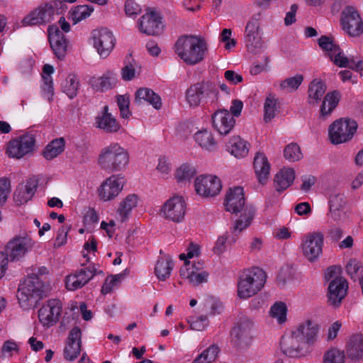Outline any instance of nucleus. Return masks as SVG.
Masks as SVG:
<instances>
[{"label":"nucleus","instance_id":"1","mask_svg":"<svg viewBox=\"0 0 363 363\" xmlns=\"http://www.w3.org/2000/svg\"><path fill=\"white\" fill-rule=\"evenodd\" d=\"M175 52L188 65H194L203 60L208 50L206 41L195 35H184L174 45Z\"/></svg>","mask_w":363,"mask_h":363},{"label":"nucleus","instance_id":"2","mask_svg":"<svg viewBox=\"0 0 363 363\" xmlns=\"http://www.w3.org/2000/svg\"><path fill=\"white\" fill-rule=\"evenodd\" d=\"M46 286L38 274L29 275L18 286L17 298L21 308H34L46 296Z\"/></svg>","mask_w":363,"mask_h":363},{"label":"nucleus","instance_id":"3","mask_svg":"<svg viewBox=\"0 0 363 363\" xmlns=\"http://www.w3.org/2000/svg\"><path fill=\"white\" fill-rule=\"evenodd\" d=\"M98 161L101 169L106 171H121L128 165L129 155L118 143H113L101 150Z\"/></svg>","mask_w":363,"mask_h":363},{"label":"nucleus","instance_id":"4","mask_svg":"<svg viewBox=\"0 0 363 363\" xmlns=\"http://www.w3.org/2000/svg\"><path fill=\"white\" fill-rule=\"evenodd\" d=\"M266 277L265 272L258 267L245 271L238 282V296L243 299L253 296L264 286Z\"/></svg>","mask_w":363,"mask_h":363},{"label":"nucleus","instance_id":"5","mask_svg":"<svg viewBox=\"0 0 363 363\" xmlns=\"http://www.w3.org/2000/svg\"><path fill=\"white\" fill-rule=\"evenodd\" d=\"M357 129V123L350 118H340L329 127L328 133L333 144H340L350 140Z\"/></svg>","mask_w":363,"mask_h":363},{"label":"nucleus","instance_id":"6","mask_svg":"<svg viewBox=\"0 0 363 363\" xmlns=\"http://www.w3.org/2000/svg\"><path fill=\"white\" fill-rule=\"evenodd\" d=\"M253 323L247 318H241L230 332L231 343L239 350L248 348L252 342Z\"/></svg>","mask_w":363,"mask_h":363},{"label":"nucleus","instance_id":"7","mask_svg":"<svg viewBox=\"0 0 363 363\" xmlns=\"http://www.w3.org/2000/svg\"><path fill=\"white\" fill-rule=\"evenodd\" d=\"M218 90L216 84L211 81H205L197 82L191 85L186 91V99L190 106H198L203 96H213V101H217L218 99Z\"/></svg>","mask_w":363,"mask_h":363},{"label":"nucleus","instance_id":"8","mask_svg":"<svg viewBox=\"0 0 363 363\" xmlns=\"http://www.w3.org/2000/svg\"><path fill=\"white\" fill-rule=\"evenodd\" d=\"M35 144L33 135L23 134L9 142L6 153L9 157L21 159L34 150Z\"/></svg>","mask_w":363,"mask_h":363},{"label":"nucleus","instance_id":"9","mask_svg":"<svg viewBox=\"0 0 363 363\" xmlns=\"http://www.w3.org/2000/svg\"><path fill=\"white\" fill-rule=\"evenodd\" d=\"M280 347L281 352L289 357H301L311 350L293 331L282 336Z\"/></svg>","mask_w":363,"mask_h":363},{"label":"nucleus","instance_id":"10","mask_svg":"<svg viewBox=\"0 0 363 363\" xmlns=\"http://www.w3.org/2000/svg\"><path fill=\"white\" fill-rule=\"evenodd\" d=\"M262 15L260 13H255L247 22L245 27V42L250 52L256 54L262 47V42L259 35V21Z\"/></svg>","mask_w":363,"mask_h":363},{"label":"nucleus","instance_id":"11","mask_svg":"<svg viewBox=\"0 0 363 363\" xmlns=\"http://www.w3.org/2000/svg\"><path fill=\"white\" fill-rule=\"evenodd\" d=\"M341 22L343 29L351 36H359L363 33V21L357 10L347 6L342 11Z\"/></svg>","mask_w":363,"mask_h":363},{"label":"nucleus","instance_id":"12","mask_svg":"<svg viewBox=\"0 0 363 363\" xmlns=\"http://www.w3.org/2000/svg\"><path fill=\"white\" fill-rule=\"evenodd\" d=\"M62 311V301L59 299H50L39 309V320L43 326L49 328L59 321Z\"/></svg>","mask_w":363,"mask_h":363},{"label":"nucleus","instance_id":"13","mask_svg":"<svg viewBox=\"0 0 363 363\" xmlns=\"http://www.w3.org/2000/svg\"><path fill=\"white\" fill-rule=\"evenodd\" d=\"M97 273L103 274V272H97L95 265L90 264L89 266L77 270L74 274L68 275L65 281L66 288L69 291L81 289Z\"/></svg>","mask_w":363,"mask_h":363},{"label":"nucleus","instance_id":"14","mask_svg":"<svg viewBox=\"0 0 363 363\" xmlns=\"http://www.w3.org/2000/svg\"><path fill=\"white\" fill-rule=\"evenodd\" d=\"M94 46L99 55L106 58L114 48L116 39L111 31L106 28L94 30L92 32Z\"/></svg>","mask_w":363,"mask_h":363},{"label":"nucleus","instance_id":"15","mask_svg":"<svg viewBox=\"0 0 363 363\" xmlns=\"http://www.w3.org/2000/svg\"><path fill=\"white\" fill-rule=\"evenodd\" d=\"M196 193L203 197H213L222 189L221 181L216 176H199L194 182Z\"/></svg>","mask_w":363,"mask_h":363},{"label":"nucleus","instance_id":"16","mask_svg":"<svg viewBox=\"0 0 363 363\" xmlns=\"http://www.w3.org/2000/svg\"><path fill=\"white\" fill-rule=\"evenodd\" d=\"M34 244L35 242L27 235L16 236L8 242L5 255L12 261L18 260L33 248Z\"/></svg>","mask_w":363,"mask_h":363},{"label":"nucleus","instance_id":"17","mask_svg":"<svg viewBox=\"0 0 363 363\" xmlns=\"http://www.w3.org/2000/svg\"><path fill=\"white\" fill-rule=\"evenodd\" d=\"M347 289L348 283L346 279L342 277H337L333 279L328 288V305L334 308L340 307L347 294Z\"/></svg>","mask_w":363,"mask_h":363},{"label":"nucleus","instance_id":"18","mask_svg":"<svg viewBox=\"0 0 363 363\" xmlns=\"http://www.w3.org/2000/svg\"><path fill=\"white\" fill-rule=\"evenodd\" d=\"M185 213V201L182 196H174L168 199L161 209L162 216L174 222H179L183 220Z\"/></svg>","mask_w":363,"mask_h":363},{"label":"nucleus","instance_id":"19","mask_svg":"<svg viewBox=\"0 0 363 363\" xmlns=\"http://www.w3.org/2000/svg\"><path fill=\"white\" fill-rule=\"evenodd\" d=\"M125 182L121 174H113L106 179L99 189V196L101 199L106 201L113 199L122 191Z\"/></svg>","mask_w":363,"mask_h":363},{"label":"nucleus","instance_id":"20","mask_svg":"<svg viewBox=\"0 0 363 363\" xmlns=\"http://www.w3.org/2000/svg\"><path fill=\"white\" fill-rule=\"evenodd\" d=\"M323 235L321 233H313L306 236L302 242L304 256L310 261L316 260L322 253Z\"/></svg>","mask_w":363,"mask_h":363},{"label":"nucleus","instance_id":"21","mask_svg":"<svg viewBox=\"0 0 363 363\" xmlns=\"http://www.w3.org/2000/svg\"><path fill=\"white\" fill-rule=\"evenodd\" d=\"M39 184V179L33 177L26 180V183L18 185L13 193V199L16 206H22L32 199Z\"/></svg>","mask_w":363,"mask_h":363},{"label":"nucleus","instance_id":"22","mask_svg":"<svg viewBox=\"0 0 363 363\" xmlns=\"http://www.w3.org/2000/svg\"><path fill=\"white\" fill-rule=\"evenodd\" d=\"M52 4L46 3L43 6L30 12L22 21L23 26H35L40 24H46L50 22L53 16L55 15Z\"/></svg>","mask_w":363,"mask_h":363},{"label":"nucleus","instance_id":"23","mask_svg":"<svg viewBox=\"0 0 363 363\" xmlns=\"http://www.w3.org/2000/svg\"><path fill=\"white\" fill-rule=\"evenodd\" d=\"M48 33L49 43L57 59L63 60L67 50V42L65 35L56 25L49 26Z\"/></svg>","mask_w":363,"mask_h":363},{"label":"nucleus","instance_id":"24","mask_svg":"<svg viewBox=\"0 0 363 363\" xmlns=\"http://www.w3.org/2000/svg\"><path fill=\"white\" fill-rule=\"evenodd\" d=\"M162 18L161 15L155 11L145 13L139 21L140 30L149 35L160 34L164 28Z\"/></svg>","mask_w":363,"mask_h":363},{"label":"nucleus","instance_id":"25","mask_svg":"<svg viewBox=\"0 0 363 363\" xmlns=\"http://www.w3.org/2000/svg\"><path fill=\"white\" fill-rule=\"evenodd\" d=\"M82 347V331L78 326L74 327L69 333L67 345L64 349V357L67 360L73 361L80 354Z\"/></svg>","mask_w":363,"mask_h":363},{"label":"nucleus","instance_id":"26","mask_svg":"<svg viewBox=\"0 0 363 363\" xmlns=\"http://www.w3.org/2000/svg\"><path fill=\"white\" fill-rule=\"evenodd\" d=\"M213 128L220 134L227 135L235 124V120L227 109H218L211 117Z\"/></svg>","mask_w":363,"mask_h":363},{"label":"nucleus","instance_id":"27","mask_svg":"<svg viewBox=\"0 0 363 363\" xmlns=\"http://www.w3.org/2000/svg\"><path fill=\"white\" fill-rule=\"evenodd\" d=\"M224 204L226 211L232 213H238L243 210L245 204L243 188L241 186L230 188L226 193Z\"/></svg>","mask_w":363,"mask_h":363},{"label":"nucleus","instance_id":"28","mask_svg":"<svg viewBox=\"0 0 363 363\" xmlns=\"http://www.w3.org/2000/svg\"><path fill=\"white\" fill-rule=\"evenodd\" d=\"M319 325L316 323L311 320H306L293 332L311 349V346L316 340Z\"/></svg>","mask_w":363,"mask_h":363},{"label":"nucleus","instance_id":"29","mask_svg":"<svg viewBox=\"0 0 363 363\" xmlns=\"http://www.w3.org/2000/svg\"><path fill=\"white\" fill-rule=\"evenodd\" d=\"M101 116L96 117V127L106 133H116L121 128V125L116 119L108 113V106H105L103 108Z\"/></svg>","mask_w":363,"mask_h":363},{"label":"nucleus","instance_id":"30","mask_svg":"<svg viewBox=\"0 0 363 363\" xmlns=\"http://www.w3.org/2000/svg\"><path fill=\"white\" fill-rule=\"evenodd\" d=\"M295 179V172L292 168H283L275 175L274 186L277 191L281 193L288 189Z\"/></svg>","mask_w":363,"mask_h":363},{"label":"nucleus","instance_id":"31","mask_svg":"<svg viewBox=\"0 0 363 363\" xmlns=\"http://www.w3.org/2000/svg\"><path fill=\"white\" fill-rule=\"evenodd\" d=\"M346 351L351 360L357 362L363 359V335H352L347 343Z\"/></svg>","mask_w":363,"mask_h":363},{"label":"nucleus","instance_id":"32","mask_svg":"<svg viewBox=\"0 0 363 363\" xmlns=\"http://www.w3.org/2000/svg\"><path fill=\"white\" fill-rule=\"evenodd\" d=\"M327 86L325 82L318 79H314L311 82L308 89V103L315 106L321 101L323 94L325 93Z\"/></svg>","mask_w":363,"mask_h":363},{"label":"nucleus","instance_id":"33","mask_svg":"<svg viewBox=\"0 0 363 363\" xmlns=\"http://www.w3.org/2000/svg\"><path fill=\"white\" fill-rule=\"evenodd\" d=\"M116 83V75L111 71L106 72L100 77H91L89 80V84L94 90L101 91L112 89Z\"/></svg>","mask_w":363,"mask_h":363},{"label":"nucleus","instance_id":"34","mask_svg":"<svg viewBox=\"0 0 363 363\" xmlns=\"http://www.w3.org/2000/svg\"><path fill=\"white\" fill-rule=\"evenodd\" d=\"M253 165L259 182L264 184L267 181L270 171V164L265 155L257 152L254 158Z\"/></svg>","mask_w":363,"mask_h":363},{"label":"nucleus","instance_id":"35","mask_svg":"<svg viewBox=\"0 0 363 363\" xmlns=\"http://www.w3.org/2000/svg\"><path fill=\"white\" fill-rule=\"evenodd\" d=\"M340 97V93L337 90L326 94L320 106V118L325 119L328 117L338 105Z\"/></svg>","mask_w":363,"mask_h":363},{"label":"nucleus","instance_id":"36","mask_svg":"<svg viewBox=\"0 0 363 363\" xmlns=\"http://www.w3.org/2000/svg\"><path fill=\"white\" fill-rule=\"evenodd\" d=\"M143 101L148 102L155 109H160L162 106L160 96L148 88H140L135 92L134 102L140 105Z\"/></svg>","mask_w":363,"mask_h":363},{"label":"nucleus","instance_id":"37","mask_svg":"<svg viewBox=\"0 0 363 363\" xmlns=\"http://www.w3.org/2000/svg\"><path fill=\"white\" fill-rule=\"evenodd\" d=\"M247 145L245 140L236 135L230 139L227 145V149L235 157L242 158L248 154L249 148Z\"/></svg>","mask_w":363,"mask_h":363},{"label":"nucleus","instance_id":"38","mask_svg":"<svg viewBox=\"0 0 363 363\" xmlns=\"http://www.w3.org/2000/svg\"><path fill=\"white\" fill-rule=\"evenodd\" d=\"M173 266L174 263L169 256L159 259L155 267V275L160 280L164 281L169 277Z\"/></svg>","mask_w":363,"mask_h":363},{"label":"nucleus","instance_id":"39","mask_svg":"<svg viewBox=\"0 0 363 363\" xmlns=\"http://www.w3.org/2000/svg\"><path fill=\"white\" fill-rule=\"evenodd\" d=\"M65 141L60 138L51 141L44 149L43 156L46 160H52L61 154L65 150Z\"/></svg>","mask_w":363,"mask_h":363},{"label":"nucleus","instance_id":"40","mask_svg":"<svg viewBox=\"0 0 363 363\" xmlns=\"http://www.w3.org/2000/svg\"><path fill=\"white\" fill-rule=\"evenodd\" d=\"M138 197L136 194L127 196L120 203L118 213L121 216V221L124 222L128 217L129 213L138 204Z\"/></svg>","mask_w":363,"mask_h":363},{"label":"nucleus","instance_id":"41","mask_svg":"<svg viewBox=\"0 0 363 363\" xmlns=\"http://www.w3.org/2000/svg\"><path fill=\"white\" fill-rule=\"evenodd\" d=\"M254 215L255 209L252 207L246 206L240 218L235 222L234 230H239L240 232L247 228L251 224Z\"/></svg>","mask_w":363,"mask_h":363},{"label":"nucleus","instance_id":"42","mask_svg":"<svg viewBox=\"0 0 363 363\" xmlns=\"http://www.w3.org/2000/svg\"><path fill=\"white\" fill-rule=\"evenodd\" d=\"M345 201L344 196L340 194H333L330 197V211L334 220H339L340 218V211L344 208Z\"/></svg>","mask_w":363,"mask_h":363},{"label":"nucleus","instance_id":"43","mask_svg":"<svg viewBox=\"0 0 363 363\" xmlns=\"http://www.w3.org/2000/svg\"><path fill=\"white\" fill-rule=\"evenodd\" d=\"M277 101L278 99L272 94L267 96L264 104V121L266 123L270 122L275 117V113L277 111Z\"/></svg>","mask_w":363,"mask_h":363},{"label":"nucleus","instance_id":"44","mask_svg":"<svg viewBox=\"0 0 363 363\" xmlns=\"http://www.w3.org/2000/svg\"><path fill=\"white\" fill-rule=\"evenodd\" d=\"M79 82L76 75L69 74L62 84V89L69 98L73 99L77 94Z\"/></svg>","mask_w":363,"mask_h":363},{"label":"nucleus","instance_id":"45","mask_svg":"<svg viewBox=\"0 0 363 363\" xmlns=\"http://www.w3.org/2000/svg\"><path fill=\"white\" fill-rule=\"evenodd\" d=\"M218 352L219 348L217 345H211L198 355L192 363H213L216 359Z\"/></svg>","mask_w":363,"mask_h":363},{"label":"nucleus","instance_id":"46","mask_svg":"<svg viewBox=\"0 0 363 363\" xmlns=\"http://www.w3.org/2000/svg\"><path fill=\"white\" fill-rule=\"evenodd\" d=\"M195 140L200 146L208 150H212L216 147V143L211 132L203 130L197 132L194 135Z\"/></svg>","mask_w":363,"mask_h":363},{"label":"nucleus","instance_id":"47","mask_svg":"<svg viewBox=\"0 0 363 363\" xmlns=\"http://www.w3.org/2000/svg\"><path fill=\"white\" fill-rule=\"evenodd\" d=\"M196 174V168L189 164H183L175 172V178L178 182L189 181Z\"/></svg>","mask_w":363,"mask_h":363},{"label":"nucleus","instance_id":"48","mask_svg":"<svg viewBox=\"0 0 363 363\" xmlns=\"http://www.w3.org/2000/svg\"><path fill=\"white\" fill-rule=\"evenodd\" d=\"M93 11V7L88 5L77 6L72 11L71 18L74 23H77L89 17Z\"/></svg>","mask_w":363,"mask_h":363},{"label":"nucleus","instance_id":"49","mask_svg":"<svg viewBox=\"0 0 363 363\" xmlns=\"http://www.w3.org/2000/svg\"><path fill=\"white\" fill-rule=\"evenodd\" d=\"M287 308L284 303L279 301L276 302L270 309V315L272 317L277 318L279 323L281 324L286 320Z\"/></svg>","mask_w":363,"mask_h":363},{"label":"nucleus","instance_id":"50","mask_svg":"<svg viewBox=\"0 0 363 363\" xmlns=\"http://www.w3.org/2000/svg\"><path fill=\"white\" fill-rule=\"evenodd\" d=\"M345 352L337 348H331L328 350L323 358L324 363H345Z\"/></svg>","mask_w":363,"mask_h":363},{"label":"nucleus","instance_id":"51","mask_svg":"<svg viewBox=\"0 0 363 363\" xmlns=\"http://www.w3.org/2000/svg\"><path fill=\"white\" fill-rule=\"evenodd\" d=\"M284 156L289 162H296L303 157L300 147L296 143L286 145L284 150Z\"/></svg>","mask_w":363,"mask_h":363},{"label":"nucleus","instance_id":"52","mask_svg":"<svg viewBox=\"0 0 363 363\" xmlns=\"http://www.w3.org/2000/svg\"><path fill=\"white\" fill-rule=\"evenodd\" d=\"M303 81V74H296L294 77L286 78L283 80L280 84V87L281 89H287L289 91H296L298 89Z\"/></svg>","mask_w":363,"mask_h":363},{"label":"nucleus","instance_id":"53","mask_svg":"<svg viewBox=\"0 0 363 363\" xmlns=\"http://www.w3.org/2000/svg\"><path fill=\"white\" fill-rule=\"evenodd\" d=\"M320 48L329 53H333L338 51L340 46L335 43L333 38L327 35H322L318 40Z\"/></svg>","mask_w":363,"mask_h":363},{"label":"nucleus","instance_id":"54","mask_svg":"<svg viewBox=\"0 0 363 363\" xmlns=\"http://www.w3.org/2000/svg\"><path fill=\"white\" fill-rule=\"evenodd\" d=\"M329 57L333 62V63L340 67H349L350 63V57H347L342 53V51L339 48L338 51H335L333 53H329Z\"/></svg>","mask_w":363,"mask_h":363},{"label":"nucleus","instance_id":"55","mask_svg":"<svg viewBox=\"0 0 363 363\" xmlns=\"http://www.w3.org/2000/svg\"><path fill=\"white\" fill-rule=\"evenodd\" d=\"M117 104L120 109L121 116L123 118H128L130 116L129 111L130 99L128 95L117 96Z\"/></svg>","mask_w":363,"mask_h":363},{"label":"nucleus","instance_id":"56","mask_svg":"<svg viewBox=\"0 0 363 363\" xmlns=\"http://www.w3.org/2000/svg\"><path fill=\"white\" fill-rule=\"evenodd\" d=\"M11 191V182L7 177L0 178V206H2Z\"/></svg>","mask_w":363,"mask_h":363},{"label":"nucleus","instance_id":"57","mask_svg":"<svg viewBox=\"0 0 363 363\" xmlns=\"http://www.w3.org/2000/svg\"><path fill=\"white\" fill-rule=\"evenodd\" d=\"M123 277L122 274H116L114 276L107 277L101 288V294H106L111 291L113 287Z\"/></svg>","mask_w":363,"mask_h":363},{"label":"nucleus","instance_id":"58","mask_svg":"<svg viewBox=\"0 0 363 363\" xmlns=\"http://www.w3.org/2000/svg\"><path fill=\"white\" fill-rule=\"evenodd\" d=\"M362 269V264L355 259H351L345 266L347 274L354 281L357 280V272Z\"/></svg>","mask_w":363,"mask_h":363},{"label":"nucleus","instance_id":"59","mask_svg":"<svg viewBox=\"0 0 363 363\" xmlns=\"http://www.w3.org/2000/svg\"><path fill=\"white\" fill-rule=\"evenodd\" d=\"M208 275V274L205 271L201 272H196L193 269L191 275L189 279V281L193 286H197L199 284L207 281Z\"/></svg>","mask_w":363,"mask_h":363},{"label":"nucleus","instance_id":"60","mask_svg":"<svg viewBox=\"0 0 363 363\" xmlns=\"http://www.w3.org/2000/svg\"><path fill=\"white\" fill-rule=\"evenodd\" d=\"M71 226L65 228V226H62L59 228L57 231V235L55 238V241L54 243V247H60L67 242V233L70 230Z\"/></svg>","mask_w":363,"mask_h":363},{"label":"nucleus","instance_id":"61","mask_svg":"<svg viewBox=\"0 0 363 363\" xmlns=\"http://www.w3.org/2000/svg\"><path fill=\"white\" fill-rule=\"evenodd\" d=\"M141 11L140 6L132 0H127L125 4V12L127 16H135Z\"/></svg>","mask_w":363,"mask_h":363},{"label":"nucleus","instance_id":"62","mask_svg":"<svg viewBox=\"0 0 363 363\" xmlns=\"http://www.w3.org/2000/svg\"><path fill=\"white\" fill-rule=\"evenodd\" d=\"M291 279H293V274L291 269L288 267L281 268L277 275L278 282L284 286Z\"/></svg>","mask_w":363,"mask_h":363},{"label":"nucleus","instance_id":"63","mask_svg":"<svg viewBox=\"0 0 363 363\" xmlns=\"http://www.w3.org/2000/svg\"><path fill=\"white\" fill-rule=\"evenodd\" d=\"M121 76L124 81H130L135 77V69L130 62L122 68Z\"/></svg>","mask_w":363,"mask_h":363},{"label":"nucleus","instance_id":"64","mask_svg":"<svg viewBox=\"0 0 363 363\" xmlns=\"http://www.w3.org/2000/svg\"><path fill=\"white\" fill-rule=\"evenodd\" d=\"M298 5L294 4L291 6L290 11L286 13L284 18V23L286 26H290L296 22V14L298 10Z\"/></svg>","mask_w":363,"mask_h":363}]
</instances>
